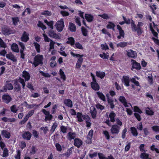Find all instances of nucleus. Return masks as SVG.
<instances>
[{"mask_svg":"<svg viewBox=\"0 0 159 159\" xmlns=\"http://www.w3.org/2000/svg\"><path fill=\"white\" fill-rule=\"evenodd\" d=\"M131 29L133 32H136L138 36H140L143 32V30L142 27L144 24L142 22H139L137 26L135 24L134 21L133 20H132Z\"/></svg>","mask_w":159,"mask_h":159,"instance_id":"f257e3e1","label":"nucleus"},{"mask_svg":"<svg viewBox=\"0 0 159 159\" xmlns=\"http://www.w3.org/2000/svg\"><path fill=\"white\" fill-rule=\"evenodd\" d=\"M70 54L74 57H79L76 64V67L78 69H79L80 67L83 62V58L82 57L84 56L83 55H80L78 54H76L73 52H71Z\"/></svg>","mask_w":159,"mask_h":159,"instance_id":"f03ea898","label":"nucleus"},{"mask_svg":"<svg viewBox=\"0 0 159 159\" xmlns=\"http://www.w3.org/2000/svg\"><path fill=\"white\" fill-rule=\"evenodd\" d=\"M43 57L42 55L38 54L34 58L33 64L35 67H37L40 64H43Z\"/></svg>","mask_w":159,"mask_h":159,"instance_id":"7ed1b4c3","label":"nucleus"},{"mask_svg":"<svg viewBox=\"0 0 159 159\" xmlns=\"http://www.w3.org/2000/svg\"><path fill=\"white\" fill-rule=\"evenodd\" d=\"M76 117L77 118V120L78 122H82L83 120L82 118L85 120L87 121H90V118L88 115H84L82 114V112H78Z\"/></svg>","mask_w":159,"mask_h":159,"instance_id":"20e7f679","label":"nucleus"},{"mask_svg":"<svg viewBox=\"0 0 159 159\" xmlns=\"http://www.w3.org/2000/svg\"><path fill=\"white\" fill-rule=\"evenodd\" d=\"M1 31L2 34L5 35H9L10 34H14L15 33L14 30L7 26L2 27Z\"/></svg>","mask_w":159,"mask_h":159,"instance_id":"39448f33","label":"nucleus"},{"mask_svg":"<svg viewBox=\"0 0 159 159\" xmlns=\"http://www.w3.org/2000/svg\"><path fill=\"white\" fill-rule=\"evenodd\" d=\"M18 44L20 47V58L24 59L25 58V54L24 52L25 50L26 49L25 45L23 43L20 41L18 42Z\"/></svg>","mask_w":159,"mask_h":159,"instance_id":"423d86ee","label":"nucleus"},{"mask_svg":"<svg viewBox=\"0 0 159 159\" xmlns=\"http://www.w3.org/2000/svg\"><path fill=\"white\" fill-rule=\"evenodd\" d=\"M14 87V90L15 92L19 93L21 91V87L19 83V80L17 79H15L13 80Z\"/></svg>","mask_w":159,"mask_h":159,"instance_id":"0eeeda50","label":"nucleus"},{"mask_svg":"<svg viewBox=\"0 0 159 159\" xmlns=\"http://www.w3.org/2000/svg\"><path fill=\"white\" fill-rule=\"evenodd\" d=\"M55 25L58 31H61L65 26L63 19H61L60 20L58 21Z\"/></svg>","mask_w":159,"mask_h":159,"instance_id":"6e6552de","label":"nucleus"},{"mask_svg":"<svg viewBox=\"0 0 159 159\" xmlns=\"http://www.w3.org/2000/svg\"><path fill=\"white\" fill-rule=\"evenodd\" d=\"M131 61L132 62L131 63L132 68L131 70H133V69H135L137 70H139L141 69V67L140 64L137 62L135 60L132 59Z\"/></svg>","mask_w":159,"mask_h":159,"instance_id":"1a4fd4ad","label":"nucleus"},{"mask_svg":"<svg viewBox=\"0 0 159 159\" xmlns=\"http://www.w3.org/2000/svg\"><path fill=\"white\" fill-rule=\"evenodd\" d=\"M120 127L117 125H113L111 126V131L112 134H118L120 132Z\"/></svg>","mask_w":159,"mask_h":159,"instance_id":"9d476101","label":"nucleus"},{"mask_svg":"<svg viewBox=\"0 0 159 159\" xmlns=\"http://www.w3.org/2000/svg\"><path fill=\"white\" fill-rule=\"evenodd\" d=\"M11 97L8 94H4L2 96V99L3 102L8 104L12 100Z\"/></svg>","mask_w":159,"mask_h":159,"instance_id":"9b49d317","label":"nucleus"},{"mask_svg":"<svg viewBox=\"0 0 159 159\" xmlns=\"http://www.w3.org/2000/svg\"><path fill=\"white\" fill-rule=\"evenodd\" d=\"M49 36L51 38L56 39H61L60 34H57L52 30L49 31Z\"/></svg>","mask_w":159,"mask_h":159,"instance_id":"f8f14e48","label":"nucleus"},{"mask_svg":"<svg viewBox=\"0 0 159 159\" xmlns=\"http://www.w3.org/2000/svg\"><path fill=\"white\" fill-rule=\"evenodd\" d=\"M127 55L129 57L135 58L137 57V54L136 52L130 49L129 51H126Z\"/></svg>","mask_w":159,"mask_h":159,"instance_id":"ddd939ff","label":"nucleus"},{"mask_svg":"<svg viewBox=\"0 0 159 159\" xmlns=\"http://www.w3.org/2000/svg\"><path fill=\"white\" fill-rule=\"evenodd\" d=\"M29 34L24 31L20 38L21 41L25 42H27L29 39Z\"/></svg>","mask_w":159,"mask_h":159,"instance_id":"4468645a","label":"nucleus"},{"mask_svg":"<svg viewBox=\"0 0 159 159\" xmlns=\"http://www.w3.org/2000/svg\"><path fill=\"white\" fill-rule=\"evenodd\" d=\"M21 77L24 78V80L26 81H28L30 78V76L29 73L25 70L23 71Z\"/></svg>","mask_w":159,"mask_h":159,"instance_id":"2eb2a0df","label":"nucleus"},{"mask_svg":"<svg viewBox=\"0 0 159 159\" xmlns=\"http://www.w3.org/2000/svg\"><path fill=\"white\" fill-rule=\"evenodd\" d=\"M83 144L82 140L78 138H76L74 139V144L75 147L79 148Z\"/></svg>","mask_w":159,"mask_h":159,"instance_id":"dca6fc26","label":"nucleus"},{"mask_svg":"<svg viewBox=\"0 0 159 159\" xmlns=\"http://www.w3.org/2000/svg\"><path fill=\"white\" fill-rule=\"evenodd\" d=\"M116 27L117 29L119 30L120 34L117 36V38L118 39H121V37L124 38L125 36L124 31L122 30L120 25H117Z\"/></svg>","mask_w":159,"mask_h":159,"instance_id":"f3484780","label":"nucleus"},{"mask_svg":"<svg viewBox=\"0 0 159 159\" xmlns=\"http://www.w3.org/2000/svg\"><path fill=\"white\" fill-rule=\"evenodd\" d=\"M108 112H107L106 113V115L108 117V116L110 118V121L111 122H114L115 121V118L116 116V114L113 111H111L109 115H108Z\"/></svg>","mask_w":159,"mask_h":159,"instance_id":"a211bd4d","label":"nucleus"},{"mask_svg":"<svg viewBox=\"0 0 159 159\" xmlns=\"http://www.w3.org/2000/svg\"><path fill=\"white\" fill-rule=\"evenodd\" d=\"M119 101L125 107H129L128 102L125 98L122 96H119L118 98Z\"/></svg>","mask_w":159,"mask_h":159,"instance_id":"6ab92c4d","label":"nucleus"},{"mask_svg":"<svg viewBox=\"0 0 159 159\" xmlns=\"http://www.w3.org/2000/svg\"><path fill=\"white\" fill-rule=\"evenodd\" d=\"M31 136V133L29 131H25L22 135V137L24 139L28 140H30Z\"/></svg>","mask_w":159,"mask_h":159,"instance_id":"aec40b11","label":"nucleus"},{"mask_svg":"<svg viewBox=\"0 0 159 159\" xmlns=\"http://www.w3.org/2000/svg\"><path fill=\"white\" fill-rule=\"evenodd\" d=\"M90 112L92 118L93 119H95L96 117L97 111L94 107L92 106L90 108Z\"/></svg>","mask_w":159,"mask_h":159,"instance_id":"412c9836","label":"nucleus"},{"mask_svg":"<svg viewBox=\"0 0 159 159\" xmlns=\"http://www.w3.org/2000/svg\"><path fill=\"white\" fill-rule=\"evenodd\" d=\"M11 50L16 53L19 52V50L18 45L15 43H12L11 46Z\"/></svg>","mask_w":159,"mask_h":159,"instance_id":"4be33fe9","label":"nucleus"},{"mask_svg":"<svg viewBox=\"0 0 159 159\" xmlns=\"http://www.w3.org/2000/svg\"><path fill=\"white\" fill-rule=\"evenodd\" d=\"M76 135V134L75 132H70L67 134V139L70 141H71L72 139H74Z\"/></svg>","mask_w":159,"mask_h":159,"instance_id":"5701e85b","label":"nucleus"},{"mask_svg":"<svg viewBox=\"0 0 159 159\" xmlns=\"http://www.w3.org/2000/svg\"><path fill=\"white\" fill-rule=\"evenodd\" d=\"M6 57L7 58L10 60L14 62H16L17 61V59L15 56L12 53L6 54Z\"/></svg>","mask_w":159,"mask_h":159,"instance_id":"b1692460","label":"nucleus"},{"mask_svg":"<svg viewBox=\"0 0 159 159\" xmlns=\"http://www.w3.org/2000/svg\"><path fill=\"white\" fill-rule=\"evenodd\" d=\"M91 86L92 88L95 91L99 90L100 89V86L98 83L97 82H91Z\"/></svg>","mask_w":159,"mask_h":159,"instance_id":"393cba45","label":"nucleus"},{"mask_svg":"<svg viewBox=\"0 0 159 159\" xmlns=\"http://www.w3.org/2000/svg\"><path fill=\"white\" fill-rule=\"evenodd\" d=\"M122 82L124 83V84L126 87L129 86V77L127 76H123V77Z\"/></svg>","mask_w":159,"mask_h":159,"instance_id":"a878e982","label":"nucleus"},{"mask_svg":"<svg viewBox=\"0 0 159 159\" xmlns=\"http://www.w3.org/2000/svg\"><path fill=\"white\" fill-rule=\"evenodd\" d=\"M64 103L67 107L71 108L73 107L72 101L70 99H66L64 101Z\"/></svg>","mask_w":159,"mask_h":159,"instance_id":"bb28decb","label":"nucleus"},{"mask_svg":"<svg viewBox=\"0 0 159 159\" xmlns=\"http://www.w3.org/2000/svg\"><path fill=\"white\" fill-rule=\"evenodd\" d=\"M85 17L86 20L88 22H92L93 19V16L90 14H85Z\"/></svg>","mask_w":159,"mask_h":159,"instance_id":"cd10ccee","label":"nucleus"},{"mask_svg":"<svg viewBox=\"0 0 159 159\" xmlns=\"http://www.w3.org/2000/svg\"><path fill=\"white\" fill-rule=\"evenodd\" d=\"M68 40L66 42V43L70 44L71 46H73L75 43V40L73 37H72L67 38Z\"/></svg>","mask_w":159,"mask_h":159,"instance_id":"c85d7f7f","label":"nucleus"},{"mask_svg":"<svg viewBox=\"0 0 159 159\" xmlns=\"http://www.w3.org/2000/svg\"><path fill=\"white\" fill-rule=\"evenodd\" d=\"M115 26V24L113 22L109 21L106 27L107 29H112L114 31Z\"/></svg>","mask_w":159,"mask_h":159,"instance_id":"c756f323","label":"nucleus"},{"mask_svg":"<svg viewBox=\"0 0 159 159\" xmlns=\"http://www.w3.org/2000/svg\"><path fill=\"white\" fill-rule=\"evenodd\" d=\"M69 29L71 32H74L76 30V27L75 24L71 22L69 23Z\"/></svg>","mask_w":159,"mask_h":159,"instance_id":"7c9ffc66","label":"nucleus"},{"mask_svg":"<svg viewBox=\"0 0 159 159\" xmlns=\"http://www.w3.org/2000/svg\"><path fill=\"white\" fill-rule=\"evenodd\" d=\"M96 74L97 76L101 79H103L105 76V73L103 71H96Z\"/></svg>","mask_w":159,"mask_h":159,"instance_id":"2f4dec72","label":"nucleus"},{"mask_svg":"<svg viewBox=\"0 0 159 159\" xmlns=\"http://www.w3.org/2000/svg\"><path fill=\"white\" fill-rule=\"evenodd\" d=\"M131 133L134 136H137L138 135V132L137 129L134 127H131L130 128Z\"/></svg>","mask_w":159,"mask_h":159,"instance_id":"473e14b6","label":"nucleus"},{"mask_svg":"<svg viewBox=\"0 0 159 159\" xmlns=\"http://www.w3.org/2000/svg\"><path fill=\"white\" fill-rule=\"evenodd\" d=\"M2 135H4L5 138L8 139H9L11 136L10 133L5 130H3L2 131Z\"/></svg>","mask_w":159,"mask_h":159,"instance_id":"72a5a7b5","label":"nucleus"},{"mask_svg":"<svg viewBox=\"0 0 159 159\" xmlns=\"http://www.w3.org/2000/svg\"><path fill=\"white\" fill-rule=\"evenodd\" d=\"M98 97L100 99L103 101H106V98L105 95L101 92L98 91L96 93Z\"/></svg>","mask_w":159,"mask_h":159,"instance_id":"f704fd0d","label":"nucleus"},{"mask_svg":"<svg viewBox=\"0 0 159 159\" xmlns=\"http://www.w3.org/2000/svg\"><path fill=\"white\" fill-rule=\"evenodd\" d=\"M18 80H19V82L21 84L22 89H25L26 85L25 82H26V81L24 80L23 79L20 77H19Z\"/></svg>","mask_w":159,"mask_h":159,"instance_id":"c9c22d12","label":"nucleus"},{"mask_svg":"<svg viewBox=\"0 0 159 159\" xmlns=\"http://www.w3.org/2000/svg\"><path fill=\"white\" fill-rule=\"evenodd\" d=\"M128 45V43L125 42H120L118 43L116 46L117 47H120L121 48H124Z\"/></svg>","mask_w":159,"mask_h":159,"instance_id":"e433bc0d","label":"nucleus"},{"mask_svg":"<svg viewBox=\"0 0 159 159\" xmlns=\"http://www.w3.org/2000/svg\"><path fill=\"white\" fill-rule=\"evenodd\" d=\"M149 154L146 152H142L140 155V157L142 159H148L149 157Z\"/></svg>","mask_w":159,"mask_h":159,"instance_id":"4c0bfd02","label":"nucleus"},{"mask_svg":"<svg viewBox=\"0 0 159 159\" xmlns=\"http://www.w3.org/2000/svg\"><path fill=\"white\" fill-rule=\"evenodd\" d=\"M3 150V152L2 155V157H6L9 155V151L7 148H5L2 149Z\"/></svg>","mask_w":159,"mask_h":159,"instance_id":"58836bf2","label":"nucleus"},{"mask_svg":"<svg viewBox=\"0 0 159 159\" xmlns=\"http://www.w3.org/2000/svg\"><path fill=\"white\" fill-rule=\"evenodd\" d=\"M6 87L9 90H11L13 89V87L12 84L7 82L5 84Z\"/></svg>","mask_w":159,"mask_h":159,"instance_id":"ea45409f","label":"nucleus"},{"mask_svg":"<svg viewBox=\"0 0 159 159\" xmlns=\"http://www.w3.org/2000/svg\"><path fill=\"white\" fill-rule=\"evenodd\" d=\"M59 74L61 76V78L63 79L64 81L65 80H66V75L65 74L64 71L61 69L59 70Z\"/></svg>","mask_w":159,"mask_h":159,"instance_id":"a19ab883","label":"nucleus"},{"mask_svg":"<svg viewBox=\"0 0 159 159\" xmlns=\"http://www.w3.org/2000/svg\"><path fill=\"white\" fill-rule=\"evenodd\" d=\"M33 44L37 52L38 53H39L40 52V45L38 43L36 42H34Z\"/></svg>","mask_w":159,"mask_h":159,"instance_id":"79ce46f5","label":"nucleus"},{"mask_svg":"<svg viewBox=\"0 0 159 159\" xmlns=\"http://www.w3.org/2000/svg\"><path fill=\"white\" fill-rule=\"evenodd\" d=\"M54 144L55 145L57 151L59 152L61 151L62 150L61 146L59 143H54Z\"/></svg>","mask_w":159,"mask_h":159,"instance_id":"37998d69","label":"nucleus"},{"mask_svg":"<svg viewBox=\"0 0 159 159\" xmlns=\"http://www.w3.org/2000/svg\"><path fill=\"white\" fill-rule=\"evenodd\" d=\"M148 110L145 109V112L149 116H152L154 115V112L153 111L151 110L150 108L147 107V108Z\"/></svg>","mask_w":159,"mask_h":159,"instance_id":"c03bdc74","label":"nucleus"},{"mask_svg":"<svg viewBox=\"0 0 159 159\" xmlns=\"http://www.w3.org/2000/svg\"><path fill=\"white\" fill-rule=\"evenodd\" d=\"M72 153V149L70 148L67 150V151L65 153L62 154V155H64L67 157H69Z\"/></svg>","mask_w":159,"mask_h":159,"instance_id":"a18cd8bd","label":"nucleus"},{"mask_svg":"<svg viewBox=\"0 0 159 159\" xmlns=\"http://www.w3.org/2000/svg\"><path fill=\"white\" fill-rule=\"evenodd\" d=\"M37 26L40 28H41L43 30H44L46 29V27L44 25L43 23L40 21H39Z\"/></svg>","mask_w":159,"mask_h":159,"instance_id":"49530a36","label":"nucleus"},{"mask_svg":"<svg viewBox=\"0 0 159 159\" xmlns=\"http://www.w3.org/2000/svg\"><path fill=\"white\" fill-rule=\"evenodd\" d=\"M103 134H104L107 140H109L110 138V136L109 135V132L107 130H103Z\"/></svg>","mask_w":159,"mask_h":159,"instance_id":"de8ad7c7","label":"nucleus"},{"mask_svg":"<svg viewBox=\"0 0 159 159\" xmlns=\"http://www.w3.org/2000/svg\"><path fill=\"white\" fill-rule=\"evenodd\" d=\"M12 20L13 24L14 25H17L18 22L19 21V18L18 17H12Z\"/></svg>","mask_w":159,"mask_h":159,"instance_id":"09e8293b","label":"nucleus"},{"mask_svg":"<svg viewBox=\"0 0 159 159\" xmlns=\"http://www.w3.org/2000/svg\"><path fill=\"white\" fill-rule=\"evenodd\" d=\"M0 46L1 48H4L7 47V45L3 40L0 37Z\"/></svg>","mask_w":159,"mask_h":159,"instance_id":"8fccbe9b","label":"nucleus"},{"mask_svg":"<svg viewBox=\"0 0 159 159\" xmlns=\"http://www.w3.org/2000/svg\"><path fill=\"white\" fill-rule=\"evenodd\" d=\"M130 81L134 84L135 85L137 86H140L139 84L138 81L136 80L134 78H132L130 80Z\"/></svg>","mask_w":159,"mask_h":159,"instance_id":"3c124183","label":"nucleus"},{"mask_svg":"<svg viewBox=\"0 0 159 159\" xmlns=\"http://www.w3.org/2000/svg\"><path fill=\"white\" fill-rule=\"evenodd\" d=\"M82 33L83 35L84 36H86L87 35L88 31L84 27H81Z\"/></svg>","mask_w":159,"mask_h":159,"instance_id":"603ef678","label":"nucleus"},{"mask_svg":"<svg viewBox=\"0 0 159 159\" xmlns=\"http://www.w3.org/2000/svg\"><path fill=\"white\" fill-rule=\"evenodd\" d=\"M134 111L135 112H137L140 114H141L143 112L142 110L137 106L134 107Z\"/></svg>","mask_w":159,"mask_h":159,"instance_id":"864d4df0","label":"nucleus"},{"mask_svg":"<svg viewBox=\"0 0 159 159\" xmlns=\"http://www.w3.org/2000/svg\"><path fill=\"white\" fill-rule=\"evenodd\" d=\"M57 124L56 123H54L52 126L50 131L52 132V133H53L55 130V129L57 128Z\"/></svg>","mask_w":159,"mask_h":159,"instance_id":"5fc2aeb1","label":"nucleus"},{"mask_svg":"<svg viewBox=\"0 0 159 159\" xmlns=\"http://www.w3.org/2000/svg\"><path fill=\"white\" fill-rule=\"evenodd\" d=\"M99 56L103 59H108L109 58V56L107 55L104 52L103 53V54H100Z\"/></svg>","mask_w":159,"mask_h":159,"instance_id":"6e6d98bb","label":"nucleus"},{"mask_svg":"<svg viewBox=\"0 0 159 159\" xmlns=\"http://www.w3.org/2000/svg\"><path fill=\"white\" fill-rule=\"evenodd\" d=\"M145 145L144 144H141L139 147V149L140 151L143 152H146L147 150L145 149L144 148Z\"/></svg>","mask_w":159,"mask_h":159,"instance_id":"4d7b16f0","label":"nucleus"},{"mask_svg":"<svg viewBox=\"0 0 159 159\" xmlns=\"http://www.w3.org/2000/svg\"><path fill=\"white\" fill-rule=\"evenodd\" d=\"M39 72L43 76L45 77L49 78L51 77V75L48 73L44 72L42 71H40Z\"/></svg>","mask_w":159,"mask_h":159,"instance_id":"13d9d810","label":"nucleus"},{"mask_svg":"<svg viewBox=\"0 0 159 159\" xmlns=\"http://www.w3.org/2000/svg\"><path fill=\"white\" fill-rule=\"evenodd\" d=\"M10 109L11 111L14 113H16L17 111V109H16V106L15 105H13L11 106Z\"/></svg>","mask_w":159,"mask_h":159,"instance_id":"bf43d9fd","label":"nucleus"},{"mask_svg":"<svg viewBox=\"0 0 159 159\" xmlns=\"http://www.w3.org/2000/svg\"><path fill=\"white\" fill-rule=\"evenodd\" d=\"M150 149L152 151H155L156 152L158 153H159V150L155 148V145L154 144H152L150 147Z\"/></svg>","mask_w":159,"mask_h":159,"instance_id":"052dcab7","label":"nucleus"},{"mask_svg":"<svg viewBox=\"0 0 159 159\" xmlns=\"http://www.w3.org/2000/svg\"><path fill=\"white\" fill-rule=\"evenodd\" d=\"M61 131L64 134H65L67 132V128L66 127L62 125L61 127Z\"/></svg>","mask_w":159,"mask_h":159,"instance_id":"680f3d73","label":"nucleus"},{"mask_svg":"<svg viewBox=\"0 0 159 159\" xmlns=\"http://www.w3.org/2000/svg\"><path fill=\"white\" fill-rule=\"evenodd\" d=\"M98 16L106 20H107L109 18V17L108 15L105 13L102 15H99Z\"/></svg>","mask_w":159,"mask_h":159,"instance_id":"e2e57ef3","label":"nucleus"},{"mask_svg":"<svg viewBox=\"0 0 159 159\" xmlns=\"http://www.w3.org/2000/svg\"><path fill=\"white\" fill-rule=\"evenodd\" d=\"M53 117L50 114H49L47 116H46L45 118V120H51Z\"/></svg>","mask_w":159,"mask_h":159,"instance_id":"0e129e2a","label":"nucleus"},{"mask_svg":"<svg viewBox=\"0 0 159 159\" xmlns=\"http://www.w3.org/2000/svg\"><path fill=\"white\" fill-rule=\"evenodd\" d=\"M21 152L20 150L17 151V154L15 156L16 159H20Z\"/></svg>","mask_w":159,"mask_h":159,"instance_id":"69168bd1","label":"nucleus"},{"mask_svg":"<svg viewBox=\"0 0 159 159\" xmlns=\"http://www.w3.org/2000/svg\"><path fill=\"white\" fill-rule=\"evenodd\" d=\"M75 44V47L78 49L82 50L83 49L82 45L79 42H76Z\"/></svg>","mask_w":159,"mask_h":159,"instance_id":"338daca9","label":"nucleus"},{"mask_svg":"<svg viewBox=\"0 0 159 159\" xmlns=\"http://www.w3.org/2000/svg\"><path fill=\"white\" fill-rule=\"evenodd\" d=\"M152 130L155 132H159V126L154 125L152 127Z\"/></svg>","mask_w":159,"mask_h":159,"instance_id":"774afa93","label":"nucleus"}]
</instances>
